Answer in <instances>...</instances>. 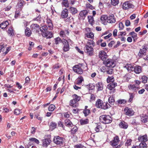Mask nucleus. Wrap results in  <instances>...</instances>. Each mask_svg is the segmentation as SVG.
<instances>
[{"label":"nucleus","instance_id":"obj_6","mask_svg":"<svg viewBox=\"0 0 148 148\" xmlns=\"http://www.w3.org/2000/svg\"><path fill=\"white\" fill-rule=\"evenodd\" d=\"M120 141L119 137L117 136L114 137L113 140L111 142V145L115 147L116 148H119L121 146V145H119L116 146Z\"/></svg>","mask_w":148,"mask_h":148},{"label":"nucleus","instance_id":"obj_46","mask_svg":"<svg viewBox=\"0 0 148 148\" xmlns=\"http://www.w3.org/2000/svg\"><path fill=\"white\" fill-rule=\"evenodd\" d=\"M55 44L56 45L58 44L59 43L62 42L63 40H62L59 37H58L54 39Z\"/></svg>","mask_w":148,"mask_h":148},{"label":"nucleus","instance_id":"obj_41","mask_svg":"<svg viewBox=\"0 0 148 148\" xmlns=\"http://www.w3.org/2000/svg\"><path fill=\"white\" fill-rule=\"evenodd\" d=\"M86 37L92 39L94 38V35L92 32H90V33H88L85 34Z\"/></svg>","mask_w":148,"mask_h":148},{"label":"nucleus","instance_id":"obj_37","mask_svg":"<svg viewBox=\"0 0 148 148\" xmlns=\"http://www.w3.org/2000/svg\"><path fill=\"white\" fill-rule=\"evenodd\" d=\"M73 99L75 100V101H76V102H77L79 101L81 99L80 97L77 95L76 94L73 95Z\"/></svg>","mask_w":148,"mask_h":148},{"label":"nucleus","instance_id":"obj_62","mask_svg":"<svg viewBox=\"0 0 148 148\" xmlns=\"http://www.w3.org/2000/svg\"><path fill=\"white\" fill-rule=\"evenodd\" d=\"M119 28L120 30H122L124 28V25L123 23L122 22H120L119 24Z\"/></svg>","mask_w":148,"mask_h":148},{"label":"nucleus","instance_id":"obj_15","mask_svg":"<svg viewBox=\"0 0 148 148\" xmlns=\"http://www.w3.org/2000/svg\"><path fill=\"white\" fill-rule=\"evenodd\" d=\"M147 49L145 48H143L140 49L138 53V56L140 57H143L145 56L146 54Z\"/></svg>","mask_w":148,"mask_h":148},{"label":"nucleus","instance_id":"obj_49","mask_svg":"<svg viewBox=\"0 0 148 148\" xmlns=\"http://www.w3.org/2000/svg\"><path fill=\"white\" fill-rule=\"evenodd\" d=\"M62 4L66 7H68L69 6V4L68 0H63Z\"/></svg>","mask_w":148,"mask_h":148},{"label":"nucleus","instance_id":"obj_42","mask_svg":"<svg viewBox=\"0 0 148 148\" xmlns=\"http://www.w3.org/2000/svg\"><path fill=\"white\" fill-rule=\"evenodd\" d=\"M97 87L98 90H101L103 89V85L102 83L98 82L97 84Z\"/></svg>","mask_w":148,"mask_h":148},{"label":"nucleus","instance_id":"obj_32","mask_svg":"<svg viewBox=\"0 0 148 148\" xmlns=\"http://www.w3.org/2000/svg\"><path fill=\"white\" fill-rule=\"evenodd\" d=\"M29 140L31 141L29 142V143L28 144L29 145H30L31 144V142H35V143H36L37 144H38L39 143V140H38L37 139H36L35 138H30L29 139Z\"/></svg>","mask_w":148,"mask_h":148},{"label":"nucleus","instance_id":"obj_59","mask_svg":"<svg viewBox=\"0 0 148 148\" xmlns=\"http://www.w3.org/2000/svg\"><path fill=\"white\" fill-rule=\"evenodd\" d=\"M21 110H20L16 108L14 110V113L16 115H18L21 112Z\"/></svg>","mask_w":148,"mask_h":148},{"label":"nucleus","instance_id":"obj_8","mask_svg":"<svg viewBox=\"0 0 148 148\" xmlns=\"http://www.w3.org/2000/svg\"><path fill=\"white\" fill-rule=\"evenodd\" d=\"M117 83L116 82H112L108 85V88L111 90L110 92V94H113L115 90L114 88L117 86Z\"/></svg>","mask_w":148,"mask_h":148},{"label":"nucleus","instance_id":"obj_5","mask_svg":"<svg viewBox=\"0 0 148 148\" xmlns=\"http://www.w3.org/2000/svg\"><path fill=\"white\" fill-rule=\"evenodd\" d=\"M64 139L59 136H56L54 137L53 141L54 143L58 145H62L64 142Z\"/></svg>","mask_w":148,"mask_h":148},{"label":"nucleus","instance_id":"obj_2","mask_svg":"<svg viewBox=\"0 0 148 148\" xmlns=\"http://www.w3.org/2000/svg\"><path fill=\"white\" fill-rule=\"evenodd\" d=\"M96 106L98 108L106 110L110 107V105L108 102H104L100 99H98L96 103Z\"/></svg>","mask_w":148,"mask_h":148},{"label":"nucleus","instance_id":"obj_47","mask_svg":"<svg viewBox=\"0 0 148 148\" xmlns=\"http://www.w3.org/2000/svg\"><path fill=\"white\" fill-rule=\"evenodd\" d=\"M47 22L48 24V27L50 28L51 29L52 28L53 26L52 23L51 21L49 19H47Z\"/></svg>","mask_w":148,"mask_h":148},{"label":"nucleus","instance_id":"obj_44","mask_svg":"<svg viewBox=\"0 0 148 148\" xmlns=\"http://www.w3.org/2000/svg\"><path fill=\"white\" fill-rule=\"evenodd\" d=\"M114 78L113 77H108L107 79V83H109L110 82H114Z\"/></svg>","mask_w":148,"mask_h":148},{"label":"nucleus","instance_id":"obj_10","mask_svg":"<svg viewBox=\"0 0 148 148\" xmlns=\"http://www.w3.org/2000/svg\"><path fill=\"white\" fill-rule=\"evenodd\" d=\"M124 112L126 115L130 116L133 115L134 114V112L131 109L128 107L125 108L124 110Z\"/></svg>","mask_w":148,"mask_h":148},{"label":"nucleus","instance_id":"obj_23","mask_svg":"<svg viewBox=\"0 0 148 148\" xmlns=\"http://www.w3.org/2000/svg\"><path fill=\"white\" fill-rule=\"evenodd\" d=\"M124 67L128 71H134V66L132 64H127L124 66Z\"/></svg>","mask_w":148,"mask_h":148},{"label":"nucleus","instance_id":"obj_61","mask_svg":"<svg viewBox=\"0 0 148 148\" xmlns=\"http://www.w3.org/2000/svg\"><path fill=\"white\" fill-rule=\"evenodd\" d=\"M132 141V140L131 139L127 140L125 143V146L127 147L128 146L130 145H131V142Z\"/></svg>","mask_w":148,"mask_h":148},{"label":"nucleus","instance_id":"obj_12","mask_svg":"<svg viewBox=\"0 0 148 148\" xmlns=\"http://www.w3.org/2000/svg\"><path fill=\"white\" fill-rule=\"evenodd\" d=\"M42 36L47 38H50L53 36V34L52 32L47 31L45 33H42Z\"/></svg>","mask_w":148,"mask_h":148},{"label":"nucleus","instance_id":"obj_52","mask_svg":"<svg viewBox=\"0 0 148 148\" xmlns=\"http://www.w3.org/2000/svg\"><path fill=\"white\" fill-rule=\"evenodd\" d=\"M90 110L88 109L84 110L83 112L85 116H86L90 113Z\"/></svg>","mask_w":148,"mask_h":148},{"label":"nucleus","instance_id":"obj_50","mask_svg":"<svg viewBox=\"0 0 148 148\" xmlns=\"http://www.w3.org/2000/svg\"><path fill=\"white\" fill-rule=\"evenodd\" d=\"M57 126V124L56 123L54 122H52L50 124V127L52 129H54Z\"/></svg>","mask_w":148,"mask_h":148},{"label":"nucleus","instance_id":"obj_33","mask_svg":"<svg viewBox=\"0 0 148 148\" xmlns=\"http://www.w3.org/2000/svg\"><path fill=\"white\" fill-rule=\"evenodd\" d=\"M88 21L90 24L92 25L95 23V21L94 20V18L92 16H88Z\"/></svg>","mask_w":148,"mask_h":148},{"label":"nucleus","instance_id":"obj_54","mask_svg":"<svg viewBox=\"0 0 148 148\" xmlns=\"http://www.w3.org/2000/svg\"><path fill=\"white\" fill-rule=\"evenodd\" d=\"M55 108V105L53 104L50 105L48 108V110L50 111H53Z\"/></svg>","mask_w":148,"mask_h":148},{"label":"nucleus","instance_id":"obj_56","mask_svg":"<svg viewBox=\"0 0 148 148\" xmlns=\"http://www.w3.org/2000/svg\"><path fill=\"white\" fill-rule=\"evenodd\" d=\"M24 2L22 0L20 1L18 3V5L19 7L21 8L24 4Z\"/></svg>","mask_w":148,"mask_h":148},{"label":"nucleus","instance_id":"obj_20","mask_svg":"<svg viewBox=\"0 0 148 148\" xmlns=\"http://www.w3.org/2000/svg\"><path fill=\"white\" fill-rule=\"evenodd\" d=\"M107 22L109 23H114L116 22L114 16L113 15H111L108 17Z\"/></svg>","mask_w":148,"mask_h":148},{"label":"nucleus","instance_id":"obj_38","mask_svg":"<svg viewBox=\"0 0 148 148\" xmlns=\"http://www.w3.org/2000/svg\"><path fill=\"white\" fill-rule=\"evenodd\" d=\"M8 33L10 36H12L14 34L13 30L12 27H10L8 30Z\"/></svg>","mask_w":148,"mask_h":148},{"label":"nucleus","instance_id":"obj_45","mask_svg":"<svg viewBox=\"0 0 148 148\" xmlns=\"http://www.w3.org/2000/svg\"><path fill=\"white\" fill-rule=\"evenodd\" d=\"M108 101L110 104L111 105H113L115 101L114 98L111 97H109Z\"/></svg>","mask_w":148,"mask_h":148},{"label":"nucleus","instance_id":"obj_60","mask_svg":"<svg viewBox=\"0 0 148 148\" xmlns=\"http://www.w3.org/2000/svg\"><path fill=\"white\" fill-rule=\"evenodd\" d=\"M86 7L87 8H89L92 10L94 9V7L89 3L86 4Z\"/></svg>","mask_w":148,"mask_h":148},{"label":"nucleus","instance_id":"obj_43","mask_svg":"<svg viewBox=\"0 0 148 148\" xmlns=\"http://www.w3.org/2000/svg\"><path fill=\"white\" fill-rule=\"evenodd\" d=\"M84 81V78L82 77H79L77 80V84H80Z\"/></svg>","mask_w":148,"mask_h":148},{"label":"nucleus","instance_id":"obj_51","mask_svg":"<svg viewBox=\"0 0 148 148\" xmlns=\"http://www.w3.org/2000/svg\"><path fill=\"white\" fill-rule=\"evenodd\" d=\"M30 82V79L29 77H27L25 79V82L24 84L25 86L29 84Z\"/></svg>","mask_w":148,"mask_h":148},{"label":"nucleus","instance_id":"obj_19","mask_svg":"<svg viewBox=\"0 0 148 148\" xmlns=\"http://www.w3.org/2000/svg\"><path fill=\"white\" fill-rule=\"evenodd\" d=\"M139 141L145 142L148 140L147 135L145 134L142 136H140L138 138Z\"/></svg>","mask_w":148,"mask_h":148},{"label":"nucleus","instance_id":"obj_34","mask_svg":"<svg viewBox=\"0 0 148 148\" xmlns=\"http://www.w3.org/2000/svg\"><path fill=\"white\" fill-rule=\"evenodd\" d=\"M129 35H132V38H133L134 41H135L137 39V34L134 32L133 31L130 32Z\"/></svg>","mask_w":148,"mask_h":148},{"label":"nucleus","instance_id":"obj_48","mask_svg":"<svg viewBox=\"0 0 148 148\" xmlns=\"http://www.w3.org/2000/svg\"><path fill=\"white\" fill-rule=\"evenodd\" d=\"M139 146L140 148H146L147 147V145L145 142H142L140 144Z\"/></svg>","mask_w":148,"mask_h":148},{"label":"nucleus","instance_id":"obj_55","mask_svg":"<svg viewBox=\"0 0 148 148\" xmlns=\"http://www.w3.org/2000/svg\"><path fill=\"white\" fill-rule=\"evenodd\" d=\"M119 3V0H111V3L112 5L115 6L117 5Z\"/></svg>","mask_w":148,"mask_h":148},{"label":"nucleus","instance_id":"obj_7","mask_svg":"<svg viewBox=\"0 0 148 148\" xmlns=\"http://www.w3.org/2000/svg\"><path fill=\"white\" fill-rule=\"evenodd\" d=\"M134 6L129 1L125 2L122 5V8L124 10H127L130 8H133Z\"/></svg>","mask_w":148,"mask_h":148},{"label":"nucleus","instance_id":"obj_9","mask_svg":"<svg viewBox=\"0 0 148 148\" xmlns=\"http://www.w3.org/2000/svg\"><path fill=\"white\" fill-rule=\"evenodd\" d=\"M73 71L77 74H81L83 73V70L81 68V66L79 65H76L73 67Z\"/></svg>","mask_w":148,"mask_h":148},{"label":"nucleus","instance_id":"obj_64","mask_svg":"<svg viewBox=\"0 0 148 148\" xmlns=\"http://www.w3.org/2000/svg\"><path fill=\"white\" fill-rule=\"evenodd\" d=\"M60 64L59 63H58L57 64H55L53 67V69H58L60 67Z\"/></svg>","mask_w":148,"mask_h":148},{"label":"nucleus","instance_id":"obj_4","mask_svg":"<svg viewBox=\"0 0 148 148\" xmlns=\"http://www.w3.org/2000/svg\"><path fill=\"white\" fill-rule=\"evenodd\" d=\"M104 62L107 67L110 68L114 67L116 64L114 60L111 59H108L106 61Z\"/></svg>","mask_w":148,"mask_h":148},{"label":"nucleus","instance_id":"obj_28","mask_svg":"<svg viewBox=\"0 0 148 148\" xmlns=\"http://www.w3.org/2000/svg\"><path fill=\"white\" fill-rule=\"evenodd\" d=\"M70 105L73 107H76L78 106V103L75 100L72 99L70 101Z\"/></svg>","mask_w":148,"mask_h":148},{"label":"nucleus","instance_id":"obj_31","mask_svg":"<svg viewBox=\"0 0 148 148\" xmlns=\"http://www.w3.org/2000/svg\"><path fill=\"white\" fill-rule=\"evenodd\" d=\"M25 35L27 37H29L31 36L32 32L29 28L28 27L26 28L25 30Z\"/></svg>","mask_w":148,"mask_h":148},{"label":"nucleus","instance_id":"obj_16","mask_svg":"<svg viewBox=\"0 0 148 148\" xmlns=\"http://www.w3.org/2000/svg\"><path fill=\"white\" fill-rule=\"evenodd\" d=\"M62 43L64 45L63 47V50L65 51H67L69 49V45L68 42L66 40H64L62 41Z\"/></svg>","mask_w":148,"mask_h":148},{"label":"nucleus","instance_id":"obj_21","mask_svg":"<svg viewBox=\"0 0 148 148\" xmlns=\"http://www.w3.org/2000/svg\"><path fill=\"white\" fill-rule=\"evenodd\" d=\"M42 141L43 147H47L51 142V140L49 138L43 139Z\"/></svg>","mask_w":148,"mask_h":148},{"label":"nucleus","instance_id":"obj_25","mask_svg":"<svg viewBox=\"0 0 148 148\" xmlns=\"http://www.w3.org/2000/svg\"><path fill=\"white\" fill-rule=\"evenodd\" d=\"M120 127L124 129H127L128 127V124L124 121H121L119 124Z\"/></svg>","mask_w":148,"mask_h":148},{"label":"nucleus","instance_id":"obj_36","mask_svg":"<svg viewBox=\"0 0 148 148\" xmlns=\"http://www.w3.org/2000/svg\"><path fill=\"white\" fill-rule=\"evenodd\" d=\"M148 116L143 115L141 116V121L145 123L147 121Z\"/></svg>","mask_w":148,"mask_h":148},{"label":"nucleus","instance_id":"obj_27","mask_svg":"<svg viewBox=\"0 0 148 148\" xmlns=\"http://www.w3.org/2000/svg\"><path fill=\"white\" fill-rule=\"evenodd\" d=\"M69 11L72 14H75L77 13L78 12L77 10L75 8L71 7L69 8Z\"/></svg>","mask_w":148,"mask_h":148},{"label":"nucleus","instance_id":"obj_22","mask_svg":"<svg viewBox=\"0 0 148 148\" xmlns=\"http://www.w3.org/2000/svg\"><path fill=\"white\" fill-rule=\"evenodd\" d=\"M128 87L130 90L135 92H136L139 88L134 84H130L128 86Z\"/></svg>","mask_w":148,"mask_h":148},{"label":"nucleus","instance_id":"obj_30","mask_svg":"<svg viewBox=\"0 0 148 148\" xmlns=\"http://www.w3.org/2000/svg\"><path fill=\"white\" fill-rule=\"evenodd\" d=\"M64 124L65 125L69 127H72L73 124L71 121L69 119H66L64 121Z\"/></svg>","mask_w":148,"mask_h":148},{"label":"nucleus","instance_id":"obj_11","mask_svg":"<svg viewBox=\"0 0 148 148\" xmlns=\"http://www.w3.org/2000/svg\"><path fill=\"white\" fill-rule=\"evenodd\" d=\"M134 71L136 74H139L142 72V68L141 66L136 65L134 66Z\"/></svg>","mask_w":148,"mask_h":148},{"label":"nucleus","instance_id":"obj_26","mask_svg":"<svg viewBox=\"0 0 148 148\" xmlns=\"http://www.w3.org/2000/svg\"><path fill=\"white\" fill-rule=\"evenodd\" d=\"M108 16H107L106 15H102L100 18V19L101 21V22L102 23L104 24V25H106L107 24V22L106 20H107Z\"/></svg>","mask_w":148,"mask_h":148},{"label":"nucleus","instance_id":"obj_24","mask_svg":"<svg viewBox=\"0 0 148 148\" xmlns=\"http://www.w3.org/2000/svg\"><path fill=\"white\" fill-rule=\"evenodd\" d=\"M124 67L128 71H134V66L132 64H127L124 66Z\"/></svg>","mask_w":148,"mask_h":148},{"label":"nucleus","instance_id":"obj_57","mask_svg":"<svg viewBox=\"0 0 148 148\" xmlns=\"http://www.w3.org/2000/svg\"><path fill=\"white\" fill-rule=\"evenodd\" d=\"M126 101L124 99L119 100L118 101V103L119 104H124L126 102Z\"/></svg>","mask_w":148,"mask_h":148},{"label":"nucleus","instance_id":"obj_39","mask_svg":"<svg viewBox=\"0 0 148 148\" xmlns=\"http://www.w3.org/2000/svg\"><path fill=\"white\" fill-rule=\"evenodd\" d=\"M80 122L81 125H84L88 124V123L89 120L88 119H81Z\"/></svg>","mask_w":148,"mask_h":148},{"label":"nucleus","instance_id":"obj_35","mask_svg":"<svg viewBox=\"0 0 148 148\" xmlns=\"http://www.w3.org/2000/svg\"><path fill=\"white\" fill-rule=\"evenodd\" d=\"M48 27L46 25H44L40 28V30L42 33H45L48 29Z\"/></svg>","mask_w":148,"mask_h":148},{"label":"nucleus","instance_id":"obj_53","mask_svg":"<svg viewBox=\"0 0 148 148\" xmlns=\"http://www.w3.org/2000/svg\"><path fill=\"white\" fill-rule=\"evenodd\" d=\"M130 98L128 100V102H131L134 97V94L133 93H129Z\"/></svg>","mask_w":148,"mask_h":148},{"label":"nucleus","instance_id":"obj_29","mask_svg":"<svg viewBox=\"0 0 148 148\" xmlns=\"http://www.w3.org/2000/svg\"><path fill=\"white\" fill-rule=\"evenodd\" d=\"M9 24L8 21H6L3 22L0 24V27L2 29H4Z\"/></svg>","mask_w":148,"mask_h":148},{"label":"nucleus","instance_id":"obj_14","mask_svg":"<svg viewBox=\"0 0 148 148\" xmlns=\"http://www.w3.org/2000/svg\"><path fill=\"white\" fill-rule=\"evenodd\" d=\"M99 58L103 60L106 58L107 55L106 53L103 51H101L99 53Z\"/></svg>","mask_w":148,"mask_h":148},{"label":"nucleus","instance_id":"obj_18","mask_svg":"<svg viewBox=\"0 0 148 148\" xmlns=\"http://www.w3.org/2000/svg\"><path fill=\"white\" fill-rule=\"evenodd\" d=\"M88 12V11L86 10H83L79 12V15L80 18L84 19L87 15Z\"/></svg>","mask_w":148,"mask_h":148},{"label":"nucleus","instance_id":"obj_17","mask_svg":"<svg viewBox=\"0 0 148 148\" xmlns=\"http://www.w3.org/2000/svg\"><path fill=\"white\" fill-rule=\"evenodd\" d=\"M68 11L67 9H64L63 11L61 12V15L62 18H66L68 16Z\"/></svg>","mask_w":148,"mask_h":148},{"label":"nucleus","instance_id":"obj_1","mask_svg":"<svg viewBox=\"0 0 148 148\" xmlns=\"http://www.w3.org/2000/svg\"><path fill=\"white\" fill-rule=\"evenodd\" d=\"M95 43L92 39L88 40L86 45L84 47V51L87 55H92L93 52V47L95 46Z\"/></svg>","mask_w":148,"mask_h":148},{"label":"nucleus","instance_id":"obj_63","mask_svg":"<svg viewBox=\"0 0 148 148\" xmlns=\"http://www.w3.org/2000/svg\"><path fill=\"white\" fill-rule=\"evenodd\" d=\"M101 129V127L99 125L97 126L95 128V130L97 132H99L100 131V130Z\"/></svg>","mask_w":148,"mask_h":148},{"label":"nucleus","instance_id":"obj_40","mask_svg":"<svg viewBox=\"0 0 148 148\" xmlns=\"http://www.w3.org/2000/svg\"><path fill=\"white\" fill-rule=\"evenodd\" d=\"M140 79L142 80V82L145 84L147 82L148 77L145 75H143L141 77Z\"/></svg>","mask_w":148,"mask_h":148},{"label":"nucleus","instance_id":"obj_58","mask_svg":"<svg viewBox=\"0 0 148 148\" xmlns=\"http://www.w3.org/2000/svg\"><path fill=\"white\" fill-rule=\"evenodd\" d=\"M77 127L74 126L71 130V133L72 134H74L77 131Z\"/></svg>","mask_w":148,"mask_h":148},{"label":"nucleus","instance_id":"obj_3","mask_svg":"<svg viewBox=\"0 0 148 148\" xmlns=\"http://www.w3.org/2000/svg\"><path fill=\"white\" fill-rule=\"evenodd\" d=\"M99 119L100 122L105 124L110 123L112 121V118L108 115H101L99 117Z\"/></svg>","mask_w":148,"mask_h":148},{"label":"nucleus","instance_id":"obj_13","mask_svg":"<svg viewBox=\"0 0 148 148\" xmlns=\"http://www.w3.org/2000/svg\"><path fill=\"white\" fill-rule=\"evenodd\" d=\"M30 27L32 30L35 31L36 33L39 32L40 27L37 24H32L31 25Z\"/></svg>","mask_w":148,"mask_h":148}]
</instances>
